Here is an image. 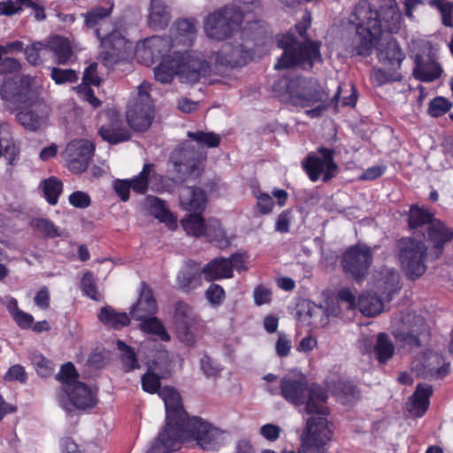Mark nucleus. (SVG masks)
<instances>
[{"mask_svg": "<svg viewBox=\"0 0 453 453\" xmlns=\"http://www.w3.org/2000/svg\"><path fill=\"white\" fill-rule=\"evenodd\" d=\"M141 380L145 392L158 394L165 409V425L146 453H172L182 441L190 439L208 451L219 450L225 444L224 431L200 417H190L184 409L180 393L173 387L161 388V377L150 368Z\"/></svg>", "mask_w": 453, "mask_h": 453, "instance_id": "1", "label": "nucleus"}, {"mask_svg": "<svg viewBox=\"0 0 453 453\" xmlns=\"http://www.w3.org/2000/svg\"><path fill=\"white\" fill-rule=\"evenodd\" d=\"M402 12L395 0H385L380 10L368 0H360L349 16V29L355 30L349 45L352 55L370 56L383 32L397 33Z\"/></svg>", "mask_w": 453, "mask_h": 453, "instance_id": "2", "label": "nucleus"}, {"mask_svg": "<svg viewBox=\"0 0 453 453\" xmlns=\"http://www.w3.org/2000/svg\"><path fill=\"white\" fill-rule=\"evenodd\" d=\"M311 23L309 12L303 15V20L287 34L279 35L278 46L284 50L282 56L275 64V69L299 66L302 69H311L315 62L322 60L320 42L308 40L306 31Z\"/></svg>", "mask_w": 453, "mask_h": 453, "instance_id": "3", "label": "nucleus"}, {"mask_svg": "<svg viewBox=\"0 0 453 453\" xmlns=\"http://www.w3.org/2000/svg\"><path fill=\"white\" fill-rule=\"evenodd\" d=\"M188 137L196 142L197 147L189 141L179 145L170 156L169 163L173 170L183 177H196L202 172V162L206 157L203 147L216 148L219 145L221 137L213 132L188 131Z\"/></svg>", "mask_w": 453, "mask_h": 453, "instance_id": "4", "label": "nucleus"}, {"mask_svg": "<svg viewBox=\"0 0 453 453\" xmlns=\"http://www.w3.org/2000/svg\"><path fill=\"white\" fill-rule=\"evenodd\" d=\"M280 395L303 412L325 413L328 392L318 383H309L305 375H286L280 380Z\"/></svg>", "mask_w": 453, "mask_h": 453, "instance_id": "5", "label": "nucleus"}, {"mask_svg": "<svg viewBox=\"0 0 453 453\" xmlns=\"http://www.w3.org/2000/svg\"><path fill=\"white\" fill-rule=\"evenodd\" d=\"M210 73L207 61L194 57L188 52L174 51V57H165L155 67L154 74L157 81L169 83L175 75L188 83H196Z\"/></svg>", "mask_w": 453, "mask_h": 453, "instance_id": "6", "label": "nucleus"}, {"mask_svg": "<svg viewBox=\"0 0 453 453\" xmlns=\"http://www.w3.org/2000/svg\"><path fill=\"white\" fill-rule=\"evenodd\" d=\"M329 408L326 403L325 413L310 412L301 439L302 453H328V445L332 441L333 424L327 419Z\"/></svg>", "mask_w": 453, "mask_h": 453, "instance_id": "7", "label": "nucleus"}, {"mask_svg": "<svg viewBox=\"0 0 453 453\" xmlns=\"http://www.w3.org/2000/svg\"><path fill=\"white\" fill-rule=\"evenodd\" d=\"M284 87L289 102L296 107L308 108L317 103H326L328 95L317 80L295 77L293 79H280L275 85Z\"/></svg>", "mask_w": 453, "mask_h": 453, "instance_id": "8", "label": "nucleus"}, {"mask_svg": "<svg viewBox=\"0 0 453 453\" xmlns=\"http://www.w3.org/2000/svg\"><path fill=\"white\" fill-rule=\"evenodd\" d=\"M409 226L411 229L426 227V234H422L424 239L432 244L435 257L442 253L444 244L453 237V232H450L442 222L434 220V214L418 206L411 207Z\"/></svg>", "mask_w": 453, "mask_h": 453, "instance_id": "9", "label": "nucleus"}, {"mask_svg": "<svg viewBox=\"0 0 453 453\" xmlns=\"http://www.w3.org/2000/svg\"><path fill=\"white\" fill-rule=\"evenodd\" d=\"M401 267L409 280L420 278L426 271V257L428 247L423 241L411 237L401 238L396 244Z\"/></svg>", "mask_w": 453, "mask_h": 453, "instance_id": "10", "label": "nucleus"}, {"mask_svg": "<svg viewBox=\"0 0 453 453\" xmlns=\"http://www.w3.org/2000/svg\"><path fill=\"white\" fill-rule=\"evenodd\" d=\"M242 12L233 6H224L209 14L204 21V32L208 37L223 41L241 28Z\"/></svg>", "mask_w": 453, "mask_h": 453, "instance_id": "11", "label": "nucleus"}, {"mask_svg": "<svg viewBox=\"0 0 453 453\" xmlns=\"http://www.w3.org/2000/svg\"><path fill=\"white\" fill-rule=\"evenodd\" d=\"M149 188L158 193L165 190L163 176L154 171V165L150 163L144 164L136 176L113 181V188L119 198H129L131 190L136 195H144Z\"/></svg>", "mask_w": 453, "mask_h": 453, "instance_id": "12", "label": "nucleus"}, {"mask_svg": "<svg viewBox=\"0 0 453 453\" xmlns=\"http://www.w3.org/2000/svg\"><path fill=\"white\" fill-rule=\"evenodd\" d=\"M35 79L31 75H13L5 79L0 88V97L4 108L15 112L27 104L38 93L33 88Z\"/></svg>", "mask_w": 453, "mask_h": 453, "instance_id": "13", "label": "nucleus"}, {"mask_svg": "<svg viewBox=\"0 0 453 453\" xmlns=\"http://www.w3.org/2000/svg\"><path fill=\"white\" fill-rule=\"evenodd\" d=\"M372 263V250L365 243H357L349 246L343 252L341 259L345 275L358 283L367 277Z\"/></svg>", "mask_w": 453, "mask_h": 453, "instance_id": "14", "label": "nucleus"}, {"mask_svg": "<svg viewBox=\"0 0 453 453\" xmlns=\"http://www.w3.org/2000/svg\"><path fill=\"white\" fill-rule=\"evenodd\" d=\"M151 85L142 82L138 87L137 96L130 101L127 111V120L136 131L147 130L153 119V104L150 96Z\"/></svg>", "mask_w": 453, "mask_h": 453, "instance_id": "15", "label": "nucleus"}, {"mask_svg": "<svg viewBox=\"0 0 453 453\" xmlns=\"http://www.w3.org/2000/svg\"><path fill=\"white\" fill-rule=\"evenodd\" d=\"M334 149L321 146L318 149V154L311 152L307 155L302 165L311 180L321 179L326 182L337 175L338 165L334 159Z\"/></svg>", "mask_w": 453, "mask_h": 453, "instance_id": "16", "label": "nucleus"}, {"mask_svg": "<svg viewBox=\"0 0 453 453\" xmlns=\"http://www.w3.org/2000/svg\"><path fill=\"white\" fill-rule=\"evenodd\" d=\"M15 112L16 121L26 131L37 132L46 125L50 116V108L37 95Z\"/></svg>", "mask_w": 453, "mask_h": 453, "instance_id": "17", "label": "nucleus"}, {"mask_svg": "<svg viewBox=\"0 0 453 453\" xmlns=\"http://www.w3.org/2000/svg\"><path fill=\"white\" fill-rule=\"evenodd\" d=\"M58 395L60 406L69 414L74 411H86L97 403L96 391L83 382H77Z\"/></svg>", "mask_w": 453, "mask_h": 453, "instance_id": "18", "label": "nucleus"}, {"mask_svg": "<svg viewBox=\"0 0 453 453\" xmlns=\"http://www.w3.org/2000/svg\"><path fill=\"white\" fill-rule=\"evenodd\" d=\"M412 369L423 379L440 380L450 372V361L438 352L427 350L412 363Z\"/></svg>", "mask_w": 453, "mask_h": 453, "instance_id": "19", "label": "nucleus"}, {"mask_svg": "<svg viewBox=\"0 0 453 453\" xmlns=\"http://www.w3.org/2000/svg\"><path fill=\"white\" fill-rule=\"evenodd\" d=\"M95 146L88 140L70 142L63 153L68 168L73 173L84 172L94 154Z\"/></svg>", "mask_w": 453, "mask_h": 453, "instance_id": "20", "label": "nucleus"}, {"mask_svg": "<svg viewBox=\"0 0 453 453\" xmlns=\"http://www.w3.org/2000/svg\"><path fill=\"white\" fill-rule=\"evenodd\" d=\"M96 37L100 41V57L107 63L116 62L119 55L126 50L127 41L119 30H114L107 35L102 33V27L95 30Z\"/></svg>", "mask_w": 453, "mask_h": 453, "instance_id": "21", "label": "nucleus"}, {"mask_svg": "<svg viewBox=\"0 0 453 453\" xmlns=\"http://www.w3.org/2000/svg\"><path fill=\"white\" fill-rule=\"evenodd\" d=\"M173 320L180 340L188 345L193 344L195 336L190 331L196 323L193 308L185 302H177L174 306Z\"/></svg>", "mask_w": 453, "mask_h": 453, "instance_id": "22", "label": "nucleus"}, {"mask_svg": "<svg viewBox=\"0 0 453 453\" xmlns=\"http://www.w3.org/2000/svg\"><path fill=\"white\" fill-rule=\"evenodd\" d=\"M175 42L170 37L152 36L143 42V49L141 50L144 58H150L147 65L154 63L157 59H163L165 57H174V51L172 49Z\"/></svg>", "mask_w": 453, "mask_h": 453, "instance_id": "23", "label": "nucleus"}, {"mask_svg": "<svg viewBox=\"0 0 453 453\" xmlns=\"http://www.w3.org/2000/svg\"><path fill=\"white\" fill-rule=\"evenodd\" d=\"M441 68L430 51L418 53L415 57V67L413 75L416 79L430 82L440 77Z\"/></svg>", "mask_w": 453, "mask_h": 453, "instance_id": "24", "label": "nucleus"}, {"mask_svg": "<svg viewBox=\"0 0 453 453\" xmlns=\"http://www.w3.org/2000/svg\"><path fill=\"white\" fill-rule=\"evenodd\" d=\"M157 310V301L153 296L150 288L145 283H142L139 298L135 303L131 306L130 316L134 320L144 319L153 316Z\"/></svg>", "mask_w": 453, "mask_h": 453, "instance_id": "25", "label": "nucleus"}, {"mask_svg": "<svg viewBox=\"0 0 453 453\" xmlns=\"http://www.w3.org/2000/svg\"><path fill=\"white\" fill-rule=\"evenodd\" d=\"M250 58L251 53L242 44L234 46L226 43L217 52L216 62L221 65L236 67L244 65Z\"/></svg>", "mask_w": 453, "mask_h": 453, "instance_id": "26", "label": "nucleus"}, {"mask_svg": "<svg viewBox=\"0 0 453 453\" xmlns=\"http://www.w3.org/2000/svg\"><path fill=\"white\" fill-rule=\"evenodd\" d=\"M433 387L426 383H418L414 393L406 403L407 411L412 417L421 418L425 415L430 404Z\"/></svg>", "mask_w": 453, "mask_h": 453, "instance_id": "27", "label": "nucleus"}, {"mask_svg": "<svg viewBox=\"0 0 453 453\" xmlns=\"http://www.w3.org/2000/svg\"><path fill=\"white\" fill-rule=\"evenodd\" d=\"M378 58L381 64L388 65L390 70L400 68L405 55L395 39L390 37L386 43L378 47Z\"/></svg>", "mask_w": 453, "mask_h": 453, "instance_id": "28", "label": "nucleus"}, {"mask_svg": "<svg viewBox=\"0 0 453 453\" xmlns=\"http://www.w3.org/2000/svg\"><path fill=\"white\" fill-rule=\"evenodd\" d=\"M171 19L169 7L165 0H151L148 23L150 27L161 30L167 27Z\"/></svg>", "mask_w": 453, "mask_h": 453, "instance_id": "29", "label": "nucleus"}, {"mask_svg": "<svg viewBox=\"0 0 453 453\" xmlns=\"http://www.w3.org/2000/svg\"><path fill=\"white\" fill-rule=\"evenodd\" d=\"M205 280L214 281L232 278L231 263L225 257H216L207 263L202 269Z\"/></svg>", "mask_w": 453, "mask_h": 453, "instance_id": "30", "label": "nucleus"}, {"mask_svg": "<svg viewBox=\"0 0 453 453\" xmlns=\"http://www.w3.org/2000/svg\"><path fill=\"white\" fill-rule=\"evenodd\" d=\"M99 134L104 141L111 144L127 142L131 136L129 131L118 118L107 125H103L99 129Z\"/></svg>", "mask_w": 453, "mask_h": 453, "instance_id": "31", "label": "nucleus"}, {"mask_svg": "<svg viewBox=\"0 0 453 453\" xmlns=\"http://www.w3.org/2000/svg\"><path fill=\"white\" fill-rule=\"evenodd\" d=\"M377 288L383 299L389 303L395 294L400 289V276L398 272L394 269L385 270L381 279L377 282Z\"/></svg>", "mask_w": 453, "mask_h": 453, "instance_id": "32", "label": "nucleus"}, {"mask_svg": "<svg viewBox=\"0 0 453 453\" xmlns=\"http://www.w3.org/2000/svg\"><path fill=\"white\" fill-rule=\"evenodd\" d=\"M97 319L105 326L115 330H119L130 323V318L126 312H118L110 305L100 309Z\"/></svg>", "mask_w": 453, "mask_h": 453, "instance_id": "33", "label": "nucleus"}, {"mask_svg": "<svg viewBox=\"0 0 453 453\" xmlns=\"http://www.w3.org/2000/svg\"><path fill=\"white\" fill-rule=\"evenodd\" d=\"M47 50L50 51L59 65L68 64L73 56V49L69 41L62 36L52 37L46 44Z\"/></svg>", "mask_w": 453, "mask_h": 453, "instance_id": "34", "label": "nucleus"}, {"mask_svg": "<svg viewBox=\"0 0 453 453\" xmlns=\"http://www.w3.org/2000/svg\"><path fill=\"white\" fill-rule=\"evenodd\" d=\"M148 213L164 223L169 229L177 227V218L164 204V200H146Z\"/></svg>", "mask_w": 453, "mask_h": 453, "instance_id": "35", "label": "nucleus"}, {"mask_svg": "<svg viewBox=\"0 0 453 453\" xmlns=\"http://www.w3.org/2000/svg\"><path fill=\"white\" fill-rule=\"evenodd\" d=\"M383 297L375 294H362L358 299L359 311L366 317H374L384 309Z\"/></svg>", "mask_w": 453, "mask_h": 453, "instance_id": "36", "label": "nucleus"}, {"mask_svg": "<svg viewBox=\"0 0 453 453\" xmlns=\"http://www.w3.org/2000/svg\"><path fill=\"white\" fill-rule=\"evenodd\" d=\"M201 272L190 266L180 270L176 278L178 288L185 293H189L201 284Z\"/></svg>", "mask_w": 453, "mask_h": 453, "instance_id": "37", "label": "nucleus"}, {"mask_svg": "<svg viewBox=\"0 0 453 453\" xmlns=\"http://www.w3.org/2000/svg\"><path fill=\"white\" fill-rule=\"evenodd\" d=\"M372 353L378 362L382 365L386 364L394 356L395 346L388 334H378Z\"/></svg>", "mask_w": 453, "mask_h": 453, "instance_id": "38", "label": "nucleus"}, {"mask_svg": "<svg viewBox=\"0 0 453 453\" xmlns=\"http://www.w3.org/2000/svg\"><path fill=\"white\" fill-rule=\"evenodd\" d=\"M203 235L208 237L211 242H215L217 246L223 248L229 244L224 228L219 219L211 218L204 223Z\"/></svg>", "mask_w": 453, "mask_h": 453, "instance_id": "39", "label": "nucleus"}, {"mask_svg": "<svg viewBox=\"0 0 453 453\" xmlns=\"http://www.w3.org/2000/svg\"><path fill=\"white\" fill-rule=\"evenodd\" d=\"M175 37L173 42L189 46L196 34V27L193 20L180 19L174 24Z\"/></svg>", "mask_w": 453, "mask_h": 453, "instance_id": "40", "label": "nucleus"}, {"mask_svg": "<svg viewBox=\"0 0 453 453\" xmlns=\"http://www.w3.org/2000/svg\"><path fill=\"white\" fill-rule=\"evenodd\" d=\"M140 329L151 335L159 337L164 342L170 341L171 337L162 322L154 315L139 320Z\"/></svg>", "mask_w": 453, "mask_h": 453, "instance_id": "41", "label": "nucleus"}, {"mask_svg": "<svg viewBox=\"0 0 453 453\" xmlns=\"http://www.w3.org/2000/svg\"><path fill=\"white\" fill-rule=\"evenodd\" d=\"M116 345L120 351V360L126 372H130L140 367L137 355L134 348L121 340H118Z\"/></svg>", "mask_w": 453, "mask_h": 453, "instance_id": "42", "label": "nucleus"}, {"mask_svg": "<svg viewBox=\"0 0 453 453\" xmlns=\"http://www.w3.org/2000/svg\"><path fill=\"white\" fill-rule=\"evenodd\" d=\"M78 377L79 374L72 362L64 364L56 375V380L61 383V392L70 390L71 387L80 382Z\"/></svg>", "mask_w": 453, "mask_h": 453, "instance_id": "43", "label": "nucleus"}, {"mask_svg": "<svg viewBox=\"0 0 453 453\" xmlns=\"http://www.w3.org/2000/svg\"><path fill=\"white\" fill-rule=\"evenodd\" d=\"M204 219L202 215L197 213H189L187 217L180 220V224L184 231L195 237L203 236L204 234Z\"/></svg>", "mask_w": 453, "mask_h": 453, "instance_id": "44", "label": "nucleus"}, {"mask_svg": "<svg viewBox=\"0 0 453 453\" xmlns=\"http://www.w3.org/2000/svg\"><path fill=\"white\" fill-rule=\"evenodd\" d=\"M428 4L436 8L441 14L442 24L453 27V4L446 0H429Z\"/></svg>", "mask_w": 453, "mask_h": 453, "instance_id": "45", "label": "nucleus"}, {"mask_svg": "<svg viewBox=\"0 0 453 453\" xmlns=\"http://www.w3.org/2000/svg\"><path fill=\"white\" fill-rule=\"evenodd\" d=\"M81 289L85 296L92 300L98 301L100 299L94 274L89 271L86 272L81 280Z\"/></svg>", "mask_w": 453, "mask_h": 453, "instance_id": "46", "label": "nucleus"}, {"mask_svg": "<svg viewBox=\"0 0 453 453\" xmlns=\"http://www.w3.org/2000/svg\"><path fill=\"white\" fill-rule=\"evenodd\" d=\"M452 104L442 96H436L432 99L428 105L427 112L433 118H438L448 112Z\"/></svg>", "mask_w": 453, "mask_h": 453, "instance_id": "47", "label": "nucleus"}, {"mask_svg": "<svg viewBox=\"0 0 453 453\" xmlns=\"http://www.w3.org/2000/svg\"><path fill=\"white\" fill-rule=\"evenodd\" d=\"M112 11V5H111L109 8L104 7H96L89 12H87L86 18H85V24L88 27H95L96 26L99 25L100 22L105 19L106 17L110 16Z\"/></svg>", "mask_w": 453, "mask_h": 453, "instance_id": "48", "label": "nucleus"}, {"mask_svg": "<svg viewBox=\"0 0 453 453\" xmlns=\"http://www.w3.org/2000/svg\"><path fill=\"white\" fill-rule=\"evenodd\" d=\"M50 77L56 84L73 83L78 81L77 73L73 69H61L52 67L50 69Z\"/></svg>", "mask_w": 453, "mask_h": 453, "instance_id": "49", "label": "nucleus"}, {"mask_svg": "<svg viewBox=\"0 0 453 453\" xmlns=\"http://www.w3.org/2000/svg\"><path fill=\"white\" fill-rule=\"evenodd\" d=\"M226 297L224 288L219 285L212 283L205 291V298L213 307H219L223 303Z\"/></svg>", "mask_w": 453, "mask_h": 453, "instance_id": "50", "label": "nucleus"}, {"mask_svg": "<svg viewBox=\"0 0 453 453\" xmlns=\"http://www.w3.org/2000/svg\"><path fill=\"white\" fill-rule=\"evenodd\" d=\"M33 227L42 233L47 238H54L59 236L58 228L53 222L46 219H36L32 222Z\"/></svg>", "mask_w": 453, "mask_h": 453, "instance_id": "51", "label": "nucleus"}, {"mask_svg": "<svg viewBox=\"0 0 453 453\" xmlns=\"http://www.w3.org/2000/svg\"><path fill=\"white\" fill-rule=\"evenodd\" d=\"M6 47L0 45V73H14L20 69L19 62L13 58H4L3 56L7 54Z\"/></svg>", "mask_w": 453, "mask_h": 453, "instance_id": "52", "label": "nucleus"}, {"mask_svg": "<svg viewBox=\"0 0 453 453\" xmlns=\"http://www.w3.org/2000/svg\"><path fill=\"white\" fill-rule=\"evenodd\" d=\"M42 189L46 198H58L63 189V183L58 178L50 177L42 182Z\"/></svg>", "mask_w": 453, "mask_h": 453, "instance_id": "53", "label": "nucleus"}, {"mask_svg": "<svg viewBox=\"0 0 453 453\" xmlns=\"http://www.w3.org/2000/svg\"><path fill=\"white\" fill-rule=\"evenodd\" d=\"M338 394L343 397V403H350L358 396V389L349 381H340L337 386Z\"/></svg>", "mask_w": 453, "mask_h": 453, "instance_id": "54", "label": "nucleus"}, {"mask_svg": "<svg viewBox=\"0 0 453 453\" xmlns=\"http://www.w3.org/2000/svg\"><path fill=\"white\" fill-rule=\"evenodd\" d=\"M33 364L39 376L47 378L52 373L53 366L51 361L42 355H35L33 358Z\"/></svg>", "mask_w": 453, "mask_h": 453, "instance_id": "55", "label": "nucleus"}, {"mask_svg": "<svg viewBox=\"0 0 453 453\" xmlns=\"http://www.w3.org/2000/svg\"><path fill=\"white\" fill-rule=\"evenodd\" d=\"M43 50H47L46 44H43L39 42H35L31 46L27 47L25 53L27 61L33 65L41 64V52Z\"/></svg>", "mask_w": 453, "mask_h": 453, "instance_id": "56", "label": "nucleus"}, {"mask_svg": "<svg viewBox=\"0 0 453 453\" xmlns=\"http://www.w3.org/2000/svg\"><path fill=\"white\" fill-rule=\"evenodd\" d=\"M5 381H19L26 383L27 380V373L25 368L20 365H12L4 376Z\"/></svg>", "mask_w": 453, "mask_h": 453, "instance_id": "57", "label": "nucleus"}, {"mask_svg": "<svg viewBox=\"0 0 453 453\" xmlns=\"http://www.w3.org/2000/svg\"><path fill=\"white\" fill-rule=\"evenodd\" d=\"M372 80L377 85L380 86L390 81H396L401 80V75L394 70V72H388L383 69L374 71Z\"/></svg>", "mask_w": 453, "mask_h": 453, "instance_id": "58", "label": "nucleus"}, {"mask_svg": "<svg viewBox=\"0 0 453 453\" xmlns=\"http://www.w3.org/2000/svg\"><path fill=\"white\" fill-rule=\"evenodd\" d=\"M101 79L97 74V63H91L84 71L82 83L81 85L99 86Z\"/></svg>", "mask_w": 453, "mask_h": 453, "instance_id": "59", "label": "nucleus"}, {"mask_svg": "<svg viewBox=\"0 0 453 453\" xmlns=\"http://www.w3.org/2000/svg\"><path fill=\"white\" fill-rule=\"evenodd\" d=\"M201 370L206 377H216L219 374L220 367L209 356L204 355L200 360Z\"/></svg>", "mask_w": 453, "mask_h": 453, "instance_id": "60", "label": "nucleus"}, {"mask_svg": "<svg viewBox=\"0 0 453 453\" xmlns=\"http://www.w3.org/2000/svg\"><path fill=\"white\" fill-rule=\"evenodd\" d=\"M35 304L42 311H46L50 305V294L46 286L42 287L34 298Z\"/></svg>", "mask_w": 453, "mask_h": 453, "instance_id": "61", "label": "nucleus"}, {"mask_svg": "<svg viewBox=\"0 0 453 453\" xmlns=\"http://www.w3.org/2000/svg\"><path fill=\"white\" fill-rule=\"evenodd\" d=\"M281 428L278 425L265 424L259 429L260 434L268 441H275L280 438Z\"/></svg>", "mask_w": 453, "mask_h": 453, "instance_id": "62", "label": "nucleus"}, {"mask_svg": "<svg viewBox=\"0 0 453 453\" xmlns=\"http://www.w3.org/2000/svg\"><path fill=\"white\" fill-rule=\"evenodd\" d=\"M76 89L82 99L90 104L93 108H97L101 105V101L95 96L94 91L90 87L79 85Z\"/></svg>", "mask_w": 453, "mask_h": 453, "instance_id": "63", "label": "nucleus"}, {"mask_svg": "<svg viewBox=\"0 0 453 453\" xmlns=\"http://www.w3.org/2000/svg\"><path fill=\"white\" fill-rule=\"evenodd\" d=\"M272 292L269 288L259 285L253 292L254 303L257 306L268 303L271 301Z\"/></svg>", "mask_w": 453, "mask_h": 453, "instance_id": "64", "label": "nucleus"}]
</instances>
